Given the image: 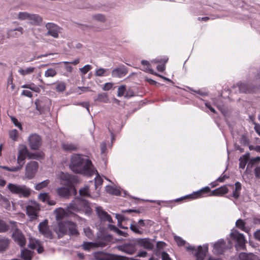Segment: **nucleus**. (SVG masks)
Segmentation results:
<instances>
[{
	"label": "nucleus",
	"mask_w": 260,
	"mask_h": 260,
	"mask_svg": "<svg viewBox=\"0 0 260 260\" xmlns=\"http://www.w3.org/2000/svg\"><path fill=\"white\" fill-rule=\"evenodd\" d=\"M70 168L75 173L86 176H91L96 172L86 156L78 154L72 156Z\"/></svg>",
	"instance_id": "nucleus-1"
},
{
	"label": "nucleus",
	"mask_w": 260,
	"mask_h": 260,
	"mask_svg": "<svg viewBox=\"0 0 260 260\" xmlns=\"http://www.w3.org/2000/svg\"><path fill=\"white\" fill-rule=\"evenodd\" d=\"M88 210V207L85 200L79 198H75L67 207V211L62 208H58L54 211L57 220H61L64 217H68L75 212Z\"/></svg>",
	"instance_id": "nucleus-2"
},
{
	"label": "nucleus",
	"mask_w": 260,
	"mask_h": 260,
	"mask_svg": "<svg viewBox=\"0 0 260 260\" xmlns=\"http://www.w3.org/2000/svg\"><path fill=\"white\" fill-rule=\"evenodd\" d=\"M60 179L67 181V187H61L56 189L59 196L68 198L72 193L76 194V190L70 182V176L67 173H61L60 175Z\"/></svg>",
	"instance_id": "nucleus-3"
},
{
	"label": "nucleus",
	"mask_w": 260,
	"mask_h": 260,
	"mask_svg": "<svg viewBox=\"0 0 260 260\" xmlns=\"http://www.w3.org/2000/svg\"><path fill=\"white\" fill-rule=\"evenodd\" d=\"M7 188L13 194H17L20 197L27 198L31 192L30 189L24 185L9 183Z\"/></svg>",
	"instance_id": "nucleus-4"
},
{
	"label": "nucleus",
	"mask_w": 260,
	"mask_h": 260,
	"mask_svg": "<svg viewBox=\"0 0 260 260\" xmlns=\"http://www.w3.org/2000/svg\"><path fill=\"white\" fill-rule=\"evenodd\" d=\"M230 236L236 242L235 247L237 250L244 249L246 240L242 234L240 233L236 230H233L230 234Z\"/></svg>",
	"instance_id": "nucleus-5"
},
{
	"label": "nucleus",
	"mask_w": 260,
	"mask_h": 260,
	"mask_svg": "<svg viewBox=\"0 0 260 260\" xmlns=\"http://www.w3.org/2000/svg\"><path fill=\"white\" fill-rule=\"evenodd\" d=\"M94 258L96 260H127L125 256L106 253L104 252H96L94 253Z\"/></svg>",
	"instance_id": "nucleus-6"
},
{
	"label": "nucleus",
	"mask_w": 260,
	"mask_h": 260,
	"mask_svg": "<svg viewBox=\"0 0 260 260\" xmlns=\"http://www.w3.org/2000/svg\"><path fill=\"white\" fill-rule=\"evenodd\" d=\"M40 209L39 204L36 202H31L26 206V214L31 220H34L38 216V211Z\"/></svg>",
	"instance_id": "nucleus-7"
},
{
	"label": "nucleus",
	"mask_w": 260,
	"mask_h": 260,
	"mask_svg": "<svg viewBox=\"0 0 260 260\" xmlns=\"http://www.w3.org/2000/svg\"><path fill=\"white\" fill-rule=\"evenodd\" d=\"M28 157V149L26 146L24 145H20L18 147V155H17V164L21 169L23 166L26 157Z\"/></svg>",
	"instance_id": "nucleus-8"
},
{
	"label": "nucleus",
	"mask_w": 260,
	"mask_h": 260,
	"mask_svg": "<svg viewBox=\"0 0 260 260\" xmlns=\"http://www.w3.org/2000/svg\"><path fill=\"white\" fill-rule=\"evenodd\" d=\"M38 169V164L35 161L27 163L25 167V177L28 179H32L35 176Z\"/></svg>",
	"instance_id": "nucleus-9"
},
{
	"label": "nucleus",
	"mask_w": 260,
	"mask_h": 260,
	"mask_svg": "<svg viewBox=\"0 0 260 260\" xmlns=\"http://www.w3.org/2000/svg\"><path fill=\"white\" fill-rule=\"evenodd\" d=\"M51 101L49 99L44 98L41 100H37L35 102L36 109L40 112L43 113L49 110Z\"/></svg>",
	"instance_id": "nucleus-10"
},
{
	"label": "nucleus",
	"mask_w": 260,
	"mask_h": 260,
	"mask_svg": "<svg viewBox=\"0 0 260 260\" xmlns=\"http://www.w3.org/2000/svg\"><path fill=\"white\" fill-rule=\"evenodd\" d=\"M188 250H196L194 253L196 256V260H203L206 255V253L208 250V247L207 245H204L203 248L202 246H199L197 249L193 246H189L187 247Z\"/></svg>",
	"instance_id": "nucleus-11"
},
{
	"label": "nucleus",
	"mask_w": 260,
	"mask_h": 260,
	"mask_svg": "<svg viewBox=\"0 0 260 260\" xmlns=\"http://www.w3.org/2000/svg\"><path fill=\"white\" fill-rule=\"evenodd\" d=\"M232 246V244L230 240H228V244L223 239H220L214 244V252L221 254L223 252L224 249L230 248Z\"/></svg>",
	"instance_id": "nucleus-12"
},
{
	"label": "nucleus",
	"mask_w": 260,
	"mask_h": 260,
	"mask_svg": "<svg viewBox=\"0 0 260 260\" xmlns=\"http://www.w3.org/2000/svg\"><path fill=\"white\" fill-rule=\"evenodd\" d=\"M28 144L32 150H37L42 145V139L40 136L33 134L29 136L28 139Z\"/></svg>",
	"instance_id": "nucleus-13"
},
{
	"label": "nucleus",
	"mask_w": 260,
	"mask_h": 260,
	"mask_svg": "<svg viewBox=\"0 0 260 260\" xmlns=\"http://www.w3.org/2000/svg\"><path fill=\"white\" fill-rule=\"evenodd\" d=\"M46 27L48 29L46 35H49L54 38H57L60 32V28L52 23H47L46 24Z\"/></svg>",
	"instance_id": "nucleus-14"
},
{
	"label": "nucleus",
	"mask_w": 260,
	"mask_h": 260,
	"mask_svg": "<svg viewBox=\"0 0 260 260\" xmlns=\"http://www.w3.org/2000/svg\"><path fill=\"white\" fill-rule=\"evenodd\" d=\"M40 232L46 238L52 239L53 238L52 234L49 229L47 225V221H44L41 222L39 225Z\"/></svg>",
	"instance_id": "nucleus-15"
},
{
	"label": "nucleus",
	"mask_w": 260,
	"mask_h": 260,
	"mask_svg": "<svg viewBox=\"0 0 260 260\" xmlns=\"http://www.w3.org/2000/svg\"><path fill=\"white\" fill-rule=\"evenodd\" d=\"M67 221L59 222L57 226L55 228L54 231L58 235V238H60L64 234L68 233Z\"/></svg>",
	"instance_id": "nucleus-16"
},
{
	"label": "nucleus",
	"mask_w": 260,
	"mask_h": 260,
	"mask_svg": "<svg viewBox=\"0 0 260 260\" xmlns=\"http://www.w3.org/2000/svg\"><path fill=\"white\" fill-rule=\"evenodd\" d=\"M106 245V243L105 242L99 241L96 242H83L82 246L84 250H90V249L95 247H103Z\"/></svg>",
	"instance_id": "nucleus-17"
},
{
	"label": "nucleus",
	"mask_w": 260,
	"mask_h": 260,
	"mask_svg": "<svg viewBox=\"0 0 260 260\" xmlns=\"http://www.w3.org/2000/svg\"><path fill=\"white\" fill-rule=\"evenodd\" d=\"M12 236L14 241L21 247L25 244V239L20 231L15 230Z\"/></svg>",
	"instance_id": "nucleus-18"
},
{
	"label": "nucleus",
	"mask_w": 260,
	"mask_h": 260,
	"mask_svg": "<svg viewBox=\"0 0 260 260\" xmlns=\"http://www.w3.org/2000/svg\"><path fill=\"white\" fill-rule=\"evenodd\" d=\"M210 189L209 187L207 186L203 188L200 190L194 192L193 193L186 196L183 198H190L191 199H196L203 197L204 193H206L210 192Z\"/></svg>",
	"instance_id": "nucleus-19"
},
{
	"label": "nucleus",
	"mask_w": 260,
	"mask_h": 260,
	"mask_svg": "<svg viewBox=\"0 0 260 260\" xmlns=\"http://www.w3.org/2000/svg\"><path fill=\"white\" fill-rule=\"evenodd\" d=\"M127 73L126 68L124 66H121L114 69L112 71V76L113 77L121 78L125 76Z\"/></svg>",
	"instance_id": "nucleus-20"
},
{
	"label": "nucleus",
	"mask_w": 260,
	"mask_h": 260,
	"mask_svg": "<svg viewBox=\"0 0 260 260\" xmlns=\"http://www.w3.org/2000/svg\"><path fill=\"white\" fill-rule=\"evenodd\" d=\"M28 246L32 249H36L39 253H41L44 251L40 241L36 239L30 238Z\"/></svg>",
	"instance_id": "nucleus-21"
},
{
	"label": "nucleus",
	"mask_w": 260,
	"mask_h": 260,
	"mask_svg": "<svg viewBox=\"0 0 260 260\" xmlns=\"http://www.w3.org/2000/svg\"><path fill=\"white\" fill-rule=\"evenodd\" d=\"M119 249L128 254H133L136 251L135 245L131 243L124 244L119 247Z\"/></svg>",
	"instance_id": "nucleus-22"
},
{
	"label": "nucleus",
	"mask_w": 260,
	"mask_h": 260,
	"mask_svg": "<svg viewBox=\"0 0 260 260\" xmlns=\"http://www.w3.org/2000/svg\"><path fill=\"white\" fill-rule=\"evenodd\" d=\"M28 21L30 24L40 25L43 22V19L38 14L30 13Z\"/></svg>",
	"instance_id": "nucleus-23"
},
{
	"label": "nucleus",
	"mask_w": 260,
	"mask_h": 260,
	"mask_svg": "<svg viewBox=\"0 0 260 260\" xmlns=\"http://www.w3.org/2000/svg\"><path fill=\"white\" fill-rule=\"evenodd\" d=\"M144 226V221L143 219H140L137 224H131L130 229L134 233L141 235L143 232L141 230V228Z\"/></svg>",
	"instance_id": "nucleus-24"
},
{
	"label": "nucleus",
	"mask_w": 260,
	"mask_h": 260,
	"mask_svg": "<svg viewBox=\"0 0 260 260\" xmlns=\"http://www.w3.org/2000/svg\"><path fill=\"white\" fill-rule=\"evenodd\" d=\"M97 214L100 219L103 221H107L109 222H113L111 217L107 212L104 211L101 207L96 208Z\"/></svg>",
	"instance_id": "nucleus-25"
},
{
	"label": "nucleus",
	"mask_w": 260,
	"mask_h": 260,
	"mask_svg": "<svg viewBox=\"0 0 260 260\" xmlns=\"http://www.w3.org/2000/svg\"><path fill=\"white\" fill-rule=\"evenodd\" d=\"M137 243L147 249H152L153 248V244L148 238L138 239L137 240Z\"/></svg>",
	"instance_id": "nucleus-26"
},
{
	"label": "nucleus",
	"mask_w": 260,
	"mask_h": 260,
	"mask_svg": "<svg viewBox=\"0 0 260 260\" xmlns=\"http://www.w3.org/2000/svg\"><path fill=\"white\" fill-rule=\"evenodd\" d=\"M229 189L226 185H223L212 191L210 196H221L228 193Z\"/></svg>",
	"instance_id": "nucleus-27"
},
{
	"label": "nucleus",
	"mask_w": 260,
	"mask_h": 260,
	"mask_svg": "<svg viewBox=\"0 0 260 260\" xmlns=\"http://www.w3.org/2000/svg\"><path fill=\"white\" fill-rule=\"evenodd\" d=\"M68 233L72 235H78V232L77 229L76 224L71 221H67Z\"/></svg>",
	"instance_id": "nucleus-28"
},
{
	"label": "nucleus",
	"mask_w": 260,
	"mask_h": 260,
	"mask_svg": "<svg viewBox=\"0 0 260 260\" xmlns=\"http://www.w3.org/2000/svg\"><path fill=\"white\" fill-rule=\"evenodd\" d=\"M239 91L243 93H251L255 92V90L250 87L249 85L242 83L239 86Z\"/></svg>",
	"instance_id": "nucleus-29"
},
{
	"label": "nucleus",
	"mask_w": 260,
	"mask_h": 260,
	"mask_svg": "<svg viewBox=\"0 0 260 260\" xmlns=\"http://www.w3.org/2000/svg\"><path fill=\"white\" fill-rule=\"evenodd\" d=\"M239 257L240 260H260L255 255L245 253H240Z\"/></svg>",
	"instance_id": "nucleus-30"
},
{
	"label": "nucleus",
	"mask_w": 260,
	"mask_h": 260,
	"mask_svg": "<svg viewBox=\"0 0 260 260\" xmlns=\"http://www.w3.org/2000/svg\"><path fill=\"white\" fill-rule=\"evenodd\" d=\"M250 154L249 153H247L242 156H241L239 158V167L242 169H244L247 163V161L249 158Z\"/></svg>",
	"instance_id": "nucleus-31"
},
{
	"label": "nucleus",
	"mask_w": 260,
	"mask_h": 260,
	"mask_svg": "<svg viewBox=\"0 0 260 260\" xmlns=\"http://www.w3.org/2000/svg\"><path fill=\"white\" fill-rule=\"evenodd\" d=\"M141 63L142 65L143 66V71H144L146 72L149 73L151 74L154 75H158V74L155 73L154 70L152 69H151L149 67V63L147 60H142Z\"/></svg>",
	"instance_id": "nucleus-32"
},
{
	"label": "nucleus",
	"mask_w": 260,
	"mask_h": 260,
	"mask_svg": "<svg viewBox=\"0 0 260 260\" xmlns=\"http://www.w3.org/2000/svg\"><path fill=\"white\" fill-rule=\"evenodd\" d=\"M36 68L33 67H28L25 69H20L18 70V73L22 76H26L30 75L34 73Z\"/></svg>",
	"instance_id": "nucleus-33"
},
{
	"label": "nucleus",
	"mask_w": 260,
	"mask_h": 260,
	"mask_svg": "<svg viewBox=\"0 0 260 260\" xmlns=\"http://www.w3.org/2000/svg\"><path fill=\"white\" fill-rule=\"evenodd\" d=\"M44 153L42 152L31 153L28 151V158L29 159L39 160L42 159L44 157Z\"/></svg>",
	"instance_id": "nucleus-34"
},
{
	"label": "nucleus",
	"mask_w": 260,
	"mask_h": 260,
	"mask_svg": "<svg viewBox=\"0 0 260 260\" xmlns=\"http://www.w3.org/2000/svg\"><path fill=\"white\" fill-rule=\"evenodd\" d=\"M235 186V188L233 191V197L235 199H238L240 194L241 184L240 182H236Z\"/></svg>",
	"instance_id": "nucleus-35"
},
{
	"label": "nucleus",
	"mask_w": 260,
	"mask_h": 260,
	"mask_svg": "<svg viewBox=\"0 0 260 260\" xmlns=\"http://www.w3.org/2000/svg\"><path fill=\"white\" fill-rule=\"evenodd\" d=\"M62 147L66 151H74L77 148V145L74 143H65L62 145Z\"/></svg>",
	"instance_id": "nucleus-36"
},
{
	"label": "nucleus",
	"mask_w": 260,
	"mask_h": 260,
	"mask_svg": "<svg viewBox=\"0 0 260 260\" xmlns=\"http://www.w3.org/2000/svg\"><path fill=\"white\" fill-rule=\"evenodd\" d=\"M21 257L24 260H31L32 256V252L30 250L24 249L21 251Z\"/></svg>",
	"instance_id": "nucleus-37"
},
{
	"label": "nucleus",
	"mask_w": 260,
	"mask_h": 260,
	"mask_svg": "<svg viewBox=\"0 0 260 260\" xmlns=\"http://www.w3.org/2000/svg\"><path fill=\"white\" fill-rule=\"evenodd\" d=\"M106 190L107 192L114 195H119L121 193V191L119 189L114 188L110 185H107L106 186Z\"/></svg>",
	"instance_id": "nucleus-38"
},
{
	"label": "nucleus",
	"mask_w": 260,
	"mask_h": 260,
	"mask_svg": "<svg viewBox=\"0 0 260 260\" xmlns=\"http://www.w3.org/2000/svg\"><path fill=\"white\" fill-rule=\"evenodd\" d=\"M236 225L243 231L247 233H248L249 231V229L245 226V223L242 219H238L236 222Z\"/></svg>",
	"instance_id": "nucleus-39"
},
{
	"label": "nucleus",
	"mask_w": 260,
	"mask_h": 260,
	"mask_svg": "<svg viewBox=\"0 0 260 260\" xmlns=\"http://www.w3.org/2000/svg\"><path fill=\"white\" fill-rule=\"evenodd\" d=\"M9 244V240L4 237H0V251L6 250Z\"/></svg>",
	"instance_id": "nucleus-40"
},
{
	"label": "nucleus",
	"mask_w": 260,
	"mask_h": 260,
	"mask_svg": "<svg viewBox=\"0 0 260 260\" xmlns=\"http://www.w3.org/2000/svg\"><path fill=\"white\" fill-rule=\"evenodd\" d=\"M30 13L27 12H20L17 14V18L20 21L28 20Z\"/></svg>",
	"instance_id": "nucleus-41"
},
{
	"label": "nucleus",
	"mask_w": 260,
	"mask_h": 260,
	"mask_svg": "<svg viewBox=\"0 0 260 260\" xmlns=\"http://www.w3.org/2000/svg\"><path fill=\"white\" fill-rule=\"evenodd\" d=\"M109 69L99 68L95 71V75L98 77L107 76L109 75Z\"/></svg>",
	"instance_id": "nucleus-42"
},
{
	"label": "nucleus",
	"mask_w": 260,
	"mask_h": 260,
	"mask_svg": "<svg viewBox=\"0 0 260 260\" xmlns=\"http://www.w3.org/2000/svg\"><path fill=\"white\" fill-rule=\"evenodd\" d=\"M95 101H98L99 102H103L104 103H107L109 102V99L106 93H102L99 94L96 99H95Z\"/></svg>",
	"instance_id": "nucleus-43"
},
{
	"label": "nucleus",
	"mask_w": 260,
	"mask_h": 260,
	"mask_svg": "<svg viewBox=\"0 0 260 260\" xmlns=\"http://www.w3.org/2000/svg\"><path fill=\"white\" fill-rule=\"evenodd\" d=\"M57 74V71L55 69L49 68L44 73V76L46 77H54Z\"/></svg>",
	"instance_id": "nucleus-44"
},
{
	"label": "nucleus",
	"mask_w": 260,
	"mask_h": 260,
	"mask_svg": "<svg viewBox=\"0 0 260 260\" xmlns=\"http://www.w3.org/2000/svg\"><path fill=\"white\" fill-rule=\"evenodd\" d=\"M0 205L6 208L10 207V203L9 200L5 197L0 196Z\"/></svg>",
	"instance_id": "nucleus-45"
},
{
	"label": "nucleus",
	"mask_w": 260,
	"mask_h": 260,
	"mask_svg": "<svg viewBox=\"0 0 260 260\" xmlns=\"http://www.w3.org/2000/svg\"><path fill=\"white\" fill-rule=\"evenodd\" d=\"M22 87L29 89L36 92H39L40 91V88L35 85L34 83L24 84L22 86Z\"/></svg>",
	"instance_id": "nucleus-46"
},
{
	"label": "nucleus",
	"mask_w": 260,
	"mask_h": 260,
	"mask_svg": "<svg viewBox=\"0 0 260 260\" xmlns=\"http://www.w3.org/2000/svg\"><path fill=\"white\" fill-rule=\"evenodd\" d=\"M50 183V181L49 180H44L40 183H38L35 186V189L37 190H39L44 188L48 186L49 183Z\"/></svg>",
	"instance_id": "nucleus-47"
},
{
	"label": "nucleus",
	"mask_w": 260,
	"mask_h": 260,
	"mask_svg": "<svg viewBox=\"0 0 260 260\" xmlns=\"http://www.w3.org/2000/svg\"><path fill=\"white\" fill-rule=\"evenodd\" d=\"M79 193L81 197H90L89 187L87 186H85L84 187L81 188L79 190Z\"/></svg>",
	"instance_id": "nucleus-48"
},
{
	"label": "nucleus",
	"mask_w": 260,
	"mask_h": 260,
	"mask_svg": "<svg viewBox=\"0 0 260 260\" xmlns=\"http://www.w3.org/2000/svg\"><path fill=\"white\" fill-rule=\"evenodd\" d=\"M9 135L10 138L13 141H16L18 140L19 134L16 129L11 130L9 133Z\"/></svg>",
	"instance_id": "nucleus-49"
},
{
	"label": "nucleus",
	"mask_w": 260,
	"mask_h": 260,
	"mask_svg": "<svg viewBox=\"0 0 260 260\" xmlns=\"http://www.w3.org/2000/svg\"><path fill=\"white\" fill-rule=\"evenodd\" d=\"M66 88V84L63 82H58L56 83V90L58 92H63Z\"/></svg>",
	"instance_id": "nucleus-50"
},
{
	"label": "nucleus",
	"mask_w": 260,
	"mask_h": 260,
	"mask_svg": "<svg viewBox=\"0 0 260 260\" xmlns=\"http://www.w3.org/2000/svg\"><path fill=\"white\" fill-rule=\"evenodd\" d=\"M49 197L48 193L46 192L41 193L38 196L39 200L43 203H46Z\"/></svg>",
	"instance_id": "nucleus-51"
},
{
	"label": "nucleus",
	"mask_w": 260,
	"mask_h": 260,
	"mask_svg": "<svg viewBox=\"0 0 260 260\" xmlns=\"http://www.w3.org/2000/svg\"><path fill=\"white\" fill-rule=\"evenodd\" d=\"M126 88L125 85L120 86L118 88L117 96L121 97L122 96H124L125 94Z\"/></svg>",
	"instance_id": "nucleus-52"
},
{
	"label": "nucleus",
	"mask_w": 260,
	"mask_h": 260,
	"mask_svg": "<svg viewBox=\"0 0 260 260\" xmlns=\"http://www.w3.org/2000/svg\"><path fill=\"white\" fill-rule=\"evenodd\" d=\"M84 233L85 235L90 239L94 237L93 232L89 227L84 228Z\"/></svg>",
	"instance_id": "nucleus-53"
},
{
	"label": "nucleus",
	"mask_w": 260,
	"mask_h": 260,
	"mask_svg": "<svg viewBox=\"0 0 260 260\" xmlns=\"http://www.w3.org/2000/svg\"><path fill=\"white\" fill-rule=\"evenodd\" d=\"M1 168L5 170H7L9 172H16V171H19L20 169H21V167H19L18 166H17L16 167H13L11 168H9V167H6V166H2V167H1Z\"/></svg>",
	"instance_id": "nucleus-54"
},
{
	"label": "nucleus",
	"mask_w": 260,
	"mask_h": 260,
	"mask_svg": "<svg viewBox=\"0 0 260 260\" xmlns=\"http://www.w3.org/2000/svg\"><path fill=\"white\" fill-rule=\"evenodd\" d=\"M14 31H18L19 32V35H21L23 33V28H22V27L19 26L14 29H9L7 31L8 36L9 37L11 36L12 35L11 34Z\"/></svg>",
	"instance_id": "nucleus-55"
},
{
	"label": "nucleus",
	"mask_w": 260,
	"mask_h": 260,
	"mask_svg": "<svg viewBox=\"0 0 260 260\" xmlns=\"http://www.w3.org/2000/svg\"><path fill=\"white\" fill-rule=\"evenodd\" d=\"M174 239L177 245L179 246H183L185 244V241L180 237L175 236Z\"/></svg>",
	"instance_id": "nucleus-56"
},
{
	"label": "nucleus",
	"mask_w": 260,
	"mask_h": 260,
	"mask_svg": "<svg viewBox=\"0 0 260 260\" xmlns=\"http://www.w3.org/2000/svg\"><path fill=\"white\" fill-rule=\"evenodd\" d=\"M103 183V180L99 176H96L94 179V185L95 189H97L98 187Z\"/></svg>",
	"instance_id": "nucleus-57"
},
{
	"label": "nucleus",
	"mask_w": 260,
	"mask_h": 260,
	"mask_svg": "<svg viewBox=\"0 0 260 260\" xmlns=\"http://www.w3.org/2000/svg\"><path fill=\"white\" fill-rule=\"evenodd\" d=\"M92 69V67L91 65L86 64L84 66L83 68L80 69V71L82 73L83 75L86 74L88 71H89Z\"/></svg>",
	"instance_id": "nucleus-58"
},
{
	"label": "nucleus",
	"mask_w": 260,
	"mask_h": 260,
	"mask_svg": "<svg viewBox=\"0 0 260 260\" xmlns=\"http://www.w3.org/2000/svg\"><path fill=\"white\" fill-rule=\"evenodd\" d=\"M74 105H77V106H81L85 108L86 109L87 112L89 113H90L89 108V104L88 102H81V103L76 102V103H75L74 104Z\"/></svg>",
	"instance_id": "nucleus-59"
},
{
	"label": "nucleus",
	"mask_w": 260,
	"mask_h": 260,
	"mask_svg": "<svg viewBox=\"0 0 260 260\" xmlns=\"http://www.w3.org/2000/svg\"><path fill=\"white\" fill-rule=\"evenodd\" d=\"M93 18L100 22H104L106 20L105 16L102 14H97L93 16Z\"/></svg>",
	"instance_id": "nucleus-60"
},
{
	"label": "nucleus",
	"mask_w": 260,
	"mask_h": 260,
	"mask_svg": "<svg viewBox=\"0 0 260 260\" xmlns=\"http://www.w3.org/2000/svg\"><path fill=\"white\" fill-rule=\"evenodd\" d=\"M134 95V93L133 90L130 88H126L124 97L126 98H129Z\"/></svg>",
	"instance_id": "nucleus-61"
},
{
	"label": "nucleus",
	"mask_w": 260,
	"mask_h": 260,
	"mask_svg": "<svg viewBox=\"0 0 260 260\" xmlns=\"http://www.w3.org/2000/svg\"><path fill=\"white\" fill-rule=\"evenodd\" d=\"M11 120L15 126H17L20 130H22L21 124L18 121L16 118L12 117Z\"/></svg>",
	"instance_id": "nucleus-62"
},
{
	"label": "nucleus",
	"mask_w": 260,
	"mask_h": 260,
	"mask_svg": "<svg viewBox=\"0 0 260 260\" xmlns=\"http://www.w3.org/2000/svg\"><path fill=\"white\" fill-rule=\"evenodd\" d=\"M7 230V226L5 222L0 220V232H5Z\"/></svg>",
	"instance_id": "nucleus-63"
},
{
	"label": "nucleus",
	"mask_w": 260,
	"mask_h": 260,
	"mask_svg": "<svg viewBox=\"0 0 260 260\" xmlns=\"http://www.w3.org/2000/svg\"><path fill=\"white\" fill-rule=\"evenodd\" d=\"M255 239L260 242V229L256 231L253 234Z\"/></svg>",
	"instance_id": "nucleus-64"
}]
</instances>
